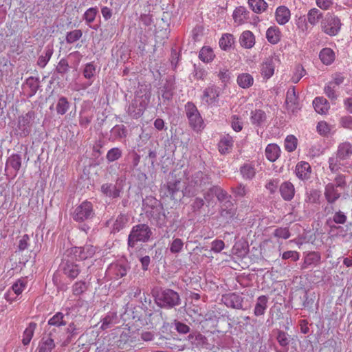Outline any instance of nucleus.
<instances>
[{
	"label": "nucleus",
	"instance_id": "obj_22",
	"mask_svg": "<svg viewBox=\"0 0 352 352\" xmlns=\"http://www.w3.org/2000/svg\"><path fill=\"white\" fill-rule=\"evenodd\" d=\"M294 299L298 301V309H300L311 308L314 303V299L309 297L308 291L305 289L298 291L295 294Z\"/></svg>",
	"mask_w": 352,
	"mask_h": 352
},
{
	"label": "nucleus",
	"instance_id": "obj_60",
	"mask_svg": "<svg viewBox=\"0 0 352 352\" xmlns=\"http://www.w3.org/2000/svg\"><path fill=\"white\" fill-rule=\"evenodd\" d=\"M172 324L175 327L176 331L180 335L190 334L192 332L190 327L182 321L175 320Z\"/></svg>",
	"mask_w": 352,
	"mask_h": 352
},
{
	"label": "nucleus",
	"instance_id": "obj_40",
	"mask_svg": "<svg viewBox=\"0 0 352 352\" xmlns=\"http://www.w3.org/2000/svg\"><path fill=\"white\" fill-rule=\"evenodd\" d=\"M319 58L323 64L329 65L335 60V52L331 48H323L320 52Z\"/></svg>",
	"mask_w": 352,
	"mask_h": 352
},
{
	"label": "nucleus",
	"instance_id": "obj_31",
	"mask_svg": "<svg viewBox=\"0 0 352 352\" xmlns=\"http://www.w3.org/2000/svg\"><path fill=\"white\" fill-rule=\"evenodd\" d=\"M234 140L229 135L223 136L218 143V149L221 154L225 155L230 153L233 146Z\"/></svg>",
	"mask_w": 352,
	"mask_h": 352
},
{
	"label": "nucleus",
	"instance_id": "obj_44",
	"mask_svg": "<svg viewBox=\"0 0 352 352\" xmlns=\"http://www.w3.org/2000/svg\"><path fill=\"white\" fill-rule=\"evenodd\" d=\"M285 102L287 103L288 108L292 109L293 113L298 109V96L296 94L294 87L292 88V91L288 90Z\"/></svg>",
	"mask_w": 352,
	"mask_h": 352
},
{
	"label": "nucleus",
	"instance_id": "obj_51",
	"mask_svg": "<svg viewBox=\"0 0 352 352\" xmlns=\"http://www.w3.org/2000/svg\"><path fill=\"white\" fill-rule=\"evenodd\" d=\"M234 43V37L231 34H224L222 35L221 38L219 39V46L220 47L225 51H227L230 49L232 44Z\"/></svg>",
	"mask_w": 352,
	"mask_h": 352
},
{
	"label": "nucleus",
	"instance_id": "obj_21",
	"mask_svg": "<svg viewBox=\"0 0 352 352\" xmlns=\"http://www.w3.org/2000/svg\"><path fill=\"white\" fill-rule=\"evenodd\" d=\"M305 254L304 261L301 265V269L305 270L310 267H314L320 263L321 255L320 252H309Z\"/></svg>",
	"mask_w": 352,
	"mask_h": 352
},
{
	"label": "nucleus",
	"instance_id": "obj_38",
	"mask_svg": "<svg viewBox=\"0 0 352 352\" xmlns=\"http://www.w3.org/2000/svg\"><path fill=\"white\" fill-rule=\"evenodd\" d=\"M146 213L148 214V216H150L151 218H153L155 223L156 226L159 228H162L166 227L164 223V208H159V209H157L155 210H150L146 211Z\"/></svg>",
	"mask_w": 352,
	"mask_h": 352
},
{
	"label": "nucleus",
	"instance_id": "obj_63",
	"mask_svg": "<svg viewBox=\"0 0 352 352\" xmlns=\"http://www.w3.org/2000/svg\"><path fill=\"white\" fill-rule=\"evenodd\" d=\"M240 172L243 177L248 179H252L256 174L254 166L249 164H245L243 166H241Z\"/></svg>",
	"mask_w": 352,
	"mask_h": 352
},
{
	"label": "nucleus",
	"instance_id": "obj_12",
	"mask_svg": "<svg viewBox=\"0 0 352 352\" xmlns=\"http://www.w3.org/2000/svg\"><path fill=\"white\" fill-rule=\"evenodd\" d=\"M124 185V179L122 177H118L116 184L104 183L100 186L101 193L109 198L117 199L120 197L121 192L123 191Z\"/></svg>",
	"mask_w": 352,
	"mask_h": 352
},
{
	"label": "nucleus",
	"instance_id": "obj_2",
	"mask_svg": "<svg viewBox=\"0 0 352 352\" xmlns=\"http://www.w3.org/2000/svg\"><path fill=\"white\" fill-rule=\"evenodd\" d=\"M151 91L145 85L138 87L135 96L128 107L129 115L134 119L140 118L150 102Z\"/></svg>",
	"mask_w": 352,
	"mask_h": 352
},
{
	"label": "nucleus",
	"instance_id": "obj_8",
	"mask_svg": "<svg viewBox=\"0 0 352 352\" xmlns=\"http://www.w3.org/2000/svg\"><path fill=\"white\" fill-rule=\"evenodd\" d=\"M59 270L71 280L75 279L80 272V268L74 261V257L68 252L63 254Z\"/></svg>",
	"mask_w": 352,
	"mask_h": 352
},
{
	"label": "nucleus",
	"instance_id": "obj_35",
	"mask_svg": "<svg viewBox=\"0 0 352 352\" xmlns=\"http://www.w3.org/2000/svg\"><path fill=\"white\" fill-rule=\"evenodd\" d=\"M24 85H26L29 88L27 97L32 98L36 94L38 89L40 88V80L37 77L30 76L25 80L23 86Z\"/></svg>",
	"mask_w": 352,
	"mask_h": 352
},
{
	"label": "nucleus",
	"instance_id": "obj_34",
	"mask_svg": "<svg viewBox=\"0 0 352 352\" xmlns=\"http://www.w3.org/2000/svg\"><path fill=\"white\" fill-rule=\"evenodd\" d=\"M250 114L251 122L256 126H261L267 120V115L262 109L252 111Z\"/></svg>",
	"mask_w": 352,
	"mask_h": 352
},
{
	"label": "nucleus",
	"instance_id": "obj_62",
	"mask_svg": "<svg viewBox=\"0 0 352 352\" xmlns=\"http://www.w3.org/2000/svg\"><path fill=\"white\" fill-rule=\"evenodd\" d=\"M98 14L97 8H90L87 9L82 16V19L85 21L86 24L89 25L93 23Z\"/></svg>",
	"mask_w": 352,
	"mask_h": 352
},
{
	"label": "nucleus",
	"instance_id": "obj_53",
	"mask_svg": "<svg viewBox=\"0 0 352 352\" xmlns=\"http://www.w3.org/2000/svg\"><path fill=\"white\" fill-rule=\"evenodd\" d=\"M248 4L255 13H261L267 8V3L264 0H248Z\"/></svg>",
	"mask_w": 352,
	"mask_h": 352
},
{
	"label": "nucleus",
	"instance_id": "obj_52",
	"mask_svg": "<svg viewBox=\"0 0 352 352\" xmlns=\"http://www.w3.org/2000/svg\"><path fill=\"white\" fill-rule=\"evenodd\" d=\"M323 18L322 13L317 8H312L308 12L307 21L312 25H316Z\"/></svg>",
	"mask_w": 352,
	"mask_h": 352
},
{
	"label": "nucleus",
	"instance_id": "obj_45",
	"mask_svg": "<svg viewBox=\"0 0 352 352\" xmlns=\"http://www.w3.org/2000/svg\"><path fill=\"white\" fill-rule=\"evenodd\" d=\"M219 96V88L215 85L210 86L204 91V97L209 98L207 102L209 104L214 102Z\"/></svg>",
	"mask_w": 352,
	"mask_h": 352
},
{
	"label": "nucleus",
	"instance_id": "obj_32",
	"mask_svg": "<svg viewBox=\"0 0 352 352\" xmlns=\"http://www.w3.org/2000/svg\"><path fill=\"white\" fill-rule=\"evenodd\" d=\"M313 106L320 114H325L330 108L329 101L324 97H316L313 101Z\"/></svg>",
	"mask_w": 352,
	"mask_h": 352
},
{
	"label": "nucleus",
	"instance_id": "obj_58",
	"mask_svg": "<svg viewBox=\"0 0 352 352\" xmlns=\"http://www.w3.org/2000/svg\"><path fill=\"white\" fill-rule=\"evenodd\" d=\"M250 12L243 6L237 7L232 14L234 21H241L249 18Z\"/></svg>",
	"mask_w": 352,
	"mask_h": 352
},
{
	"label": "nucleus",
	"instance_id": "obj_1",
	"mask_svg": "<svg viewBox=\"0 0 352 352\" xmlns=\"http://www.w3.org/2000/svg\"><path fill=\"white\" fill-rule=\"evenodd\" d=\"M69 311H67L66 314L63 312L56 313L49 320L47 324V335H44L38 346V352H51L55 347V343L53 337L56 332V328L60 329L63 326H66L67 323V317Z\"/></svg>",
	"mask_w": 352,
	"mask_h": 352
},
{
	"label": "nucleus",
	"instance_id": "obj_29",
	"mask_svg": "<svg viewBox=\"0 0 352 352\" xmlns=\"http://www.w3.org/2000/svg\"><path fill=\"white\" fill-rule=\"evenodd\" d=\"M71 103L67 97L61 95L58 96V99L55 108L56 113L58 115H65L69 111Z\"/></svg>",
	"mask_w": 352,
	"mask_h": 352
},
{
	"label": "nucleus",
	"instance_id": "obj_7",
	"mask_svg": "<svg viewBox=\"0 0 352 352\" xmlns=\"http://www.w3.org/2000/svg\"><path fill=\"white\" fill-rule=\"evenodd\" d=\"M162 189L166 192L164 195L170 197L171 199L175 201H180L183 196V189H182V179L177 177L174 172L170 173L166 184L164 185Z\"/></svg>",
	"mask_w": 352,
	"mask_h": 352
},
{
	"label": "nucleus",
	"instance_id": "obj_43",
	"mask_svg": "<svg viewBox=\"0 0 352 352\" xmlns=\"http://www.w3.org/2000/svg\"><path fill=\"white\" fill-rule=\"evenodd\" d=\"M274 73V63L272 58H268L261 65V74L269 79Z\"/></svg>",
	"mask_w": 352,
	"mask_h": 352
},
{
	"label": "nucleus",
	"instance_id": "obj_19",
	"mask_svg": "<svg viewBox=\"0 0 352 352\" xmlns=\"http://www.w3.org/2000/svg\"><path fill=\"white\" fill-rule=\"evenodd\" d=\"M35 113L33 111H28L21 118H19L18 129L20 131V135L26 137L31 132V121L34 118Z\"/></svg>",
	"mask_w": 352,
	"mask_h": 352
},
{
	"label": "nucleus",
	"instance_id": "obj_24",
	"mask_svg": "<svg viewBox=\"0 0 352 352\" xmlns=\"http://www.w3.org/2000/svg\"><path fill=\"white\" fill-rule=\"evenodd\" d=\"M236 209H228L227 210H220L219 219L221 222L220 225L223 228L227 227L232 223L236 218Z\"/></svg>",
	"mask_w": 352,
	"mask_h": 352
},
{
	"label": "nucleus",
	"instance_id": "obj_28",
	"mask_svg": "<svg viewBox=\"0 0 352 352\" xmlns=\"http://www.w3.org/2000/svg\"><path fill=\"white\" fill-rule=\"evenodd\" d=\"M347 217L346 214L339 210L335 212L332 218H329L326 221V225H327L331 229H337V227L335 224H344L346 221Z\"/></svg>",
	"mask_w": 352,
	"mask_h": 352
},
{
	"label": "nucleus",
	"instance_id": "obj_64",
	"mask_svg": "<svg viewBox=\"0 0 352 352\" xmlns=\"http://www.w3.org/2000/svg\"><path fill=\"white\" fill-rule=\"evenodd\" d=\"M88 289V285L84 280L76 282L72 286V292L74 296H80Z\"/></svg>",
	"mask_w": 352,
	"mask_h": 352
},
{
	"label": "nucleus",
	"instance_id": "obj_27",
	"mask_svg": "<svg viewBox=\"0 0 352 352\" xmlns=\"http://www.w3.org/2000/svg\"><path fill=\"white\" fill-rule=\"evenodd\" d=\"M341 196L336 187L333 183H329L326 185L324 189V197L329 204H333Z\"/></svg>",
	"mask_w": 352,
	"mask_h": 352
},
{
	"label": "nucleus",
	"instance_id": "obj_42",
	"mask_svg": "<svg viewBox=\"0 0 352 352\" xmlns=\"http://www.w3.org/2000/svg\"><path fill=\"white\" fill-rule=\"evenodd\" d=\"M280 149L276 144H270L265 148V156L270 162H275L279 157Z\"/></svg>",
	"mask_w": 352,
	"mask_h": 352
},
{
	"label": "nucleus",
	"instance_id": "obj_14",
	"mask_svg": "<svg viewBox=\"0 0 352 352\" xmlns=\"http://www.w3.org/2000/svg\"><path fill=\"white\" fill-rule=\"evenodd\" d=\"M222 301L227 307L247 310L249 308L245 301V298L236 292H232L222 296Z\"/></svg>",
	"mask_w": 352,
	"mask_h": 352
},
{
	"label": "nucleus",
	"instance_id": "obj_48",
	"mask_svg": "<svg viewBox=\"0 0 352 352\" xmlns=\"http://www.w3.org/2000/svg\"><path fill=\"white\" fill-rule=\"evenodd\" d=\"M214 57L215 54L212 49L209 46H204L199 51V58L204 63L211 62Z\"/></svg>",
	"mask_w": 352,
	"mask_h": 352
},
{
	"label": "nucleus",
	"instance_id": "obj_13",
	"mask_svg": "<svg viewBox=\"0 0 352 352\" xmlns=\"http://www.w3.org/2000/svg\"><path fill=\"white\" fill-rule=\"evenodd\" d=\"M175 89V77L173 76H169L166 78L164 84L158 89V97L159 99H160V96L162 97L164 105H169L173 97Z\"/></svg>",
	"mask_w": 352,
	"mask_h": 352
},
{
	"label": "nucleus",
	"instance_id": "obj_4",
	"mask_svg": "<svg viewBox=\"0 0 352 352\" xmlns=\"http://www.w3.org/2000/svg\"><path fill=\"white\" fill-rule=\"evenodd\" d=\"M187 183L183 188V196L192 197L200 191L204 190L208 185L212 184L211 177L202 171L195 173L187 179Z\"/></svg>",
	"mask_w": 352,
	"mask_h": 352
},
{
	"label": "nucleus",
	"instance_id": "obj_9",
	"mask_svg": "<svg viewBox=\"0 0 352 352\" xmlns=\"http://www.w3.org/2000/svg\"><path fill=\"white\" fill-rule=\"evenodd\" d=\"M72 217L79 223L93 219L95 217L93 204L87 200L82 201L76 206Z\"/></svg>",
	"mask_w": 352,
	"mask_h": 352
},
{
	"label": "nucleus",
	"instance_id": "obj_41",
	"mask_svg": "<svg viewBox=\"0 0 352 352\" xmlns=\"http://www.w3.org/2000/svg\"><path fill=\"white\" fill-rule=\"evenodd\" d=\"M281 33L276 26L270 27L266 32V38L271 44H276L280 40Z\"/></svg>",
	"mask_w": 352,
	"mask_h": 352
},
{
	"label": "nucleus",
	"instance_id": "obj_54",
	"mask_svg": "<svg viewBox=\"0 0 352 352\" xmlns=\"http://www.w3.org/2000/svg\"><path fill=\"white\" fill-rule=\"evenodd\" d=\"M36 323L34 322H31L28 327L25 329L23 332V338L22 340V343L23 345L26 346L29 344L30 342L34 333V330L36 328Z\"/></svg>",
	"mask_w": 352,
	"mask_h": 352
},
{
	"label": "nucleus",
	"instance_id": "obj_25",
	"mask_svg": "<svg viewBox=\"0 0 352 352\" xmlns=\"http://www.w3.org/2000/svg\"><path fill=\"white\" fill-rule=\"evenodd\" d=\"M311 171V168L308 162L302 161L296 166V175L301 180L308 179L310 177Z\"/></svg>",
	"mask_w": 352,
	"mask_h": 352
},
{
	"label": "nucleus",
	"instance_id": "obj_3",
	"mask_svg": "<svg viewBox=\"0 0 352 352\" xmlns=\"http://www.w3.org/2000/svg\"><path fill=\"white\" fill-rule=\"evenodd\" d=\"M153 297L155 304L162 309H171L182 304L179 294L170 288H157L153 291Z\"/></svg>",
	"mask_w": 352,
	"mask_h": 352
},
{
	"label": "nucleus",
	"instance_id": "obj_15",
	"mask_svg": "<svg viewBox=\"0 0 352 352\" xmlns=\"http://www.w3.org/2000/svg\"><path fill=\"white\" fill-rule=\"evenodd\" d=\"M96 252V247L91 244H85L82 247H74L67 250L74 258L83 261L91 258Z\"/></svg>",
	"mask_w": 352,
	"mask_h": 352
},
{
	"label": "nucleus",
	"instance_id": "obj_59",
	"mask_svg": "<svg viewBox=\"0 0 352 352\" xmlns=\"http://www.w3.org/2000/svg\"><path fill=\"white\" fill-rule=\"evenodd\" d=\"M122 155V151L118 147H113L108 151L106 159L109 163L119 160Z\"/></svg>",
	"mask_w": 352,
	"mask_h": 352
},
{
	"label": "nucleus",
	"instance_id": "obj_18",
	"mask_svg": "<svg viewBox=\"0 0 352 352\" xmlns=\"http://www.w3.org/2000/svg\"><path fill=\"white\" fill-rule=\"evenodd\" d=\"M68 316H69V314ZM68 319L69 317H67V320H68ZM66 325L67 326L65 329V338L63 342L64 346H67L74 342L77 336L82 332V328L74 322H69V321H67Z\"/></svg>",
	"mask_w": 352,
	"mask_h": 352
},
{
	"label": "nucleus",
	"instance_id": "obj_39",
	"mask_svg": "<svg viewBox=\"0 0 352 352\" xmlns=\"http://www.w3.org/2000/svg\"><path fill=\"white\" fill-rule=\"evenodd\" d=\"M240 44L242 47L250 49L252 48L255 43V38L253 33L250 31H244L239 38Z\"/></svg>",
	"mask_w": 352,
	"mask_h": 352
},
{
	"label": "nucleus",
	"instance_id": "obj_61",
	"mask_svg": "<svg viewBox=\"0 0 352 352\" xmlns=\"http://www.w3.org/2000/svg\"><path fill=\"white\" fill-rule=\"evenodd\" d=\"M205 205V201L203 198L196 197L194 199L190 204V208L192 212L195 215H199L201 214V210Z\"/></svg>",
	"mask_w": 352,
	"mask_h": 352
},
{
	"label": "nucleus",
	"instance_id": "obj_30",
	"mask_svg": "<svg viewBox=\"0 0 352 352\" xmlns=\"http://www.w3.org/2000/svg\"><path fill=\"white\" fill-rule=\"evenodd\" d=\"M290 10L286 6H281L276 8L275 16L278 24H286L290 19Z\"/></svg>",
	"mask_w": 352,
	"mask_h": 352
},
{
	"label": "nucleus",
	"instance_id": "obj_23",
	"mask_svg": "<svg viewBox=\"0 0 352 352\" xmlns=\"http://www.w3.org/2000/svg\"><path fill=\"white\" fill-rule=\"evenodd\" d=\"M279 191L282 198L287 201H291L295 195L294 186L289 181L284 182L280 184Z\"/></svg>",
	"mask_w": 352,
	"mask_h": 352
},
{
	"label": "nucleus",
	"instance_id": "obj_11",
	"mask_svg": "<svg viewBox=\"0 0 352 352\" xmlns=\"http://www.w3.org/2000/svg\"><path fill=\"white\" fill-rule=\"evenodd\" d=\"M342 23L340 19L330 13H327L322 19L320 28L326 34L333 36L338 34L340 30Z\"/></svg>",
	"mask_w": 352,
	"mask_h": 352
},
{
	"label": "nucleus",
	"instance_id": "obj_36",
	"mask_svg": "<svg viewBox=\"0 0 352 352\" xmlns=\"http://www.w3.org/2000/svg\"><path fill=\"white\" fill-rule=\"evenodd\" d=\"M231 192L234 195V200L238 201L247 197L249 194V189L242 183H238L231 187Z\"/></svg>",
	"mask_w": 352,
	"mask_h": 352
},
{
	"label": "nucleus",
	"instance_id": "obj_57",
	"mask_svg": "<svg viewBox=\"0 0 352 352\" xmlns=\"http://www.w3.org/2000/svg\"><path fill=\"white\" fill-rule=\"evenodd\" d=\"M118 316L116 312H109L105 317L102 320L101 328L107 329L111 327L113 324L117 322Z\"/></svg>",
	"mask_w": 352,
	"mask_h": 352
},
{
	"label": "nucleus",
	"instance_id": "obj_47",
	"mask_svg": "<svg viewBox=\"0 0 352 352\" xmlns=\"http://www.w3.org/2000/svg\"><path fill=\"white\" fill-rule=\"evenodd\" d=\"M254 78L250 74L243 73L238 76L237 83L243 89H248L253 85Z\"/></svg>",
	"mask_w": 352,
	"mask_h": 352
},
{
	"label": "nucleus",
	"instance_id": "obj_49",
	"mask_svg": "<svg viewBox=\"0 0 352 352\" xmlns=\"http://www.w3.org/2000/svg\"><path fill=\"white\" fill-rule=\"evenodd\" d=\"M54 52L53 47L52 46L47 45L45 48L44 54L45 55H41L37 60V65L41 67L44 68L49 60H50Z\"/></svg>",
	"mask_w": 352,
	"mask_h": 352
},
{
	"label": "nucleus",
	"instance_id": "obj_17",
	"mask_svg": "<svg viewBox=\"0 0 352 352\" xmlns=\"http://www.w3.org/2000/svg\"><path fill=\"white\" fill-rule=\"evenodd\" d=\"M131 270L129 263L126 260H120L111 263L109 267V271L116 279L125 276Z\"/></svg>",
	"mask_w": 352,
	"mask_h": 352
},
{
	"label": "nucleus",
	"instance_id": "obj_55",
	"mask_svg": "<svg viewBox=\"0 0 352 352\" xmlns=\"http://www.w3.org/2000/svg\"><path fill=\"white\" fill-rule=\"evenodd\" d=\"M324 93L332 103H335L339 97V94L336 90V87L333 86L332 83L327 82L325 85L324 87Z\"/></svg>",
	"mask_w": 352,
	"mask_h": 352
},
{
	"label": "nucleus",
	"instance_id": "obj_33",
	"mask_svg": "<svg viewBox=\"0 0 352 352\" xmlns=\"http://www.w3.org/2000/svg\"><path fill=\"white\" fill-rule=\"evenodd\" d=\"M109 140L114 142L117 140L124 138L127 135V129L123 124H117L114 126L110 131Z\"/></svg>",
	"mask_w": 352,
	"mask_h": 352
},
{
	"label": "nucleus",
	"instance_id": "obj_16",
	"mask_svg": "<svg viewBox=\"0 0 352 352\" xmlns=\"http://www.w3.org/2000/svg\"><path fill=\"white\" fill-rule=\"evenodd\" d=\"M187 340L190 343L192 348L200 350L201 349H209L210 344L206 336L201 334L200 331L195 330L188 334Z\"/></svg>",
	"mask_w": 352,
	"mask_h": 352
},
{
	"label": "nucleus",
	"instance_id": "obj_20",
	"mask_svg": "<svg viewBox=\"0 0 352 352\" xmlns=\"http://www.w3.org/2000/svg\"><path fill=\"white\" fill-rule=\"evenodd\" d=\"M135 342V338L130 332L129 329L122 331L117 340L115 344L118 348L121 349H126L131 346V344Z\"/></svg>",
	"mask_w": 352,
	"mask_h": 352
},
{
	"label": "nucleus",
	"instance_id": "obj_37",
	"mask_svg": "<svg viewBox=\"0 0 352 352\" xmlns=\"http://www.w3.org/2000/svg\"><path fill=\"white\" fill-rule=\"evenodd\" d=\"M276 340L282 347L278 352H287L289 344V336L284 331L276 329Z\"/></svg>",
	"mask_w": 352,
	"mask_h": 352
},
{
	"label": "nucleus",
	"instance_id": "obj_50",
	"mask_svg": "<svg viewBox=\"0 0 352 352\" xmlns=\"http://www.w3.org/2000/svg\"><path fill=\"white\" fill-rule=\"evenodd\" d=\"M142 206L151 208V210H155L159 208H162L161 202L153 196H147L142 200Z\"/></svg>",
	"mask_w": 352,
	"mask_h": 352
},
{
	"label": "nucleus",
	"instance_id": "obj_56",
	"mask_svg": "<svg viewBox=\"0 0 352 352\" xmlns=\"http://www.w3.org/2000/svg\"><path fill=\"white\" fill-rule=\"evenodd\" d=\"M21 156L19 154H12L7 160L6 165L11 166L16 172L21 167Z\"/></svg>",
	"mask_w": 352,
	"mask_h": 352
},
{
	"label": "nucleus",
	"instance_id": "obj_46",
	"mask_svg": "<svg viewBox=\"0 0 352 352\" xmlns=\"http://www.w3.org/2000/svg\"><path fill=\"white\" fill-rule=\"evenodd\" d=\"M129 221V217L125 214H120L113 223L112 232L116 233L124 229Z\"/></svg>",
	"mask_w": 352,
	"mask_h": 352
},
{
	"label": "nucleus",
	"instance_id": "obj_26",
	"mask_svg": "<svg viewBox=\"0 0 352 352\" xmlns=\"http://www.w3.org/2000/svg\"><path fill=\"white\" fill-rule=\"evenodd\" d=\"M269 297L265 295L260 296L257 298L254 309V314L256 317L263 316L267 308Z\"/></svg>",
	"mask_w": 352,
	"mask_h": 352
},
{
	"label": "nucleus",
	"instance_id": "obj_10",
	"mask_svg": "<svg viewBox=\"0 0 352 352\" xmlns=\"http://www.w3.org/2000/svg\"><path fill=\"white\" fill-rule=\"evenodd\" d=\"M186 116L189 124L194 131H199L204 128V122L197 107L192 102H188L185 105Z\"/></svg>",
	"mask_w": 352,
	"mask_h": 352
},
{
	"label": "nucleus",
	"instance_id": "obj_5",
	"mask_svg": "<svg viewBox=\"0 0 352 352\" xmlns=\"http://www.w3.org/2000/svg\"><path fill=\"white\" fill-rule=\"evenodd\" d=\"M151 228L145 223H140L133 226L127 239L129 248H134L138 242L146 243L151 239Z\"/></svg>",
	"mask_w": 352,
	"mask_h": 352
},
{
	"label": "nucleus",
	"instance_id": "obj_6",
	"mask_svg": "<svg viewBox=\"0 0 352 352\" xmlns=\"http://www.w3.org/2000/svg\"><path fill=\"white\" fill-rule=\"evenodd\" d=\"M336 157L329 159V168L331 172L336 173L343 165L340 162L346 160L352 156V145L349 142L340 144L338 146Z\"/></svg>",
	"mask_w": 352,
	"mask_h": 352
}]
</instances>
